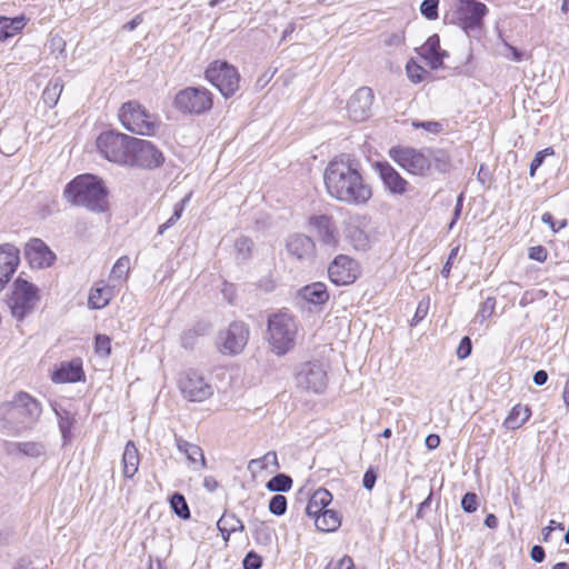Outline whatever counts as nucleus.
Here are the masks:
<instances>
[{
  "label": "nucleus",
  "mask_w": 569,
  "mask_h": 569,
  "mask_svg": "<svg viewBox=\"0 0 569 569\" xmlns=\"http://www.w3.org/2000/svg\"><path fill=\"white\" fill-rule=\"evenodd\" d=\"M170 506L173 512L181 519L187 520L190 518V510L188 503L186 501V498L181 493L176 492L172 495L170 499Z\"/></svg>",
  "instance_id": "38"
},
{
  "label": "nucleus",
  "mask_w": 569,
  "mask_h": 569,
  "mask_svg": "<svg viewBox=\"0 0 569 569\" xmlns=\"http://www.w3.org/2000/svg\"><path fill=\"white\" fill-rule=\"evenodd\" d=\"M189 199L190 194L186 196L183 199H181L179 202L174 204L172 216L166 222L159 226L158 234H163L166 230L171 228L181 218Z\"/></svg>",
  "instance_id": "36"
},
{
  "label": "nucleus",
  "mask_w": 569,
  "mask_h": 569,
  "mask_svg": "<svg viewBox=\"0 0 569 569\" xmlns=\"http://www.w3.org/2000/svg\"><path fill=\"white\" fill-rule=\"evenodd\" d=\"M133 137L124 133L107 131L97 138L99 152L109 161L128 164Z\"/></svg>",
  "instance_id": "7"
},
{
  "label": "nucleus",
  "mask_w": 569,
  "mask_h": 569,
  "mask_svg": "<svg viewBox=\"0 0 569 569\" xmlns=\"http://www.w3.org/2000/svg\"><path fill=\"white\" fill-rule=\"evenodd\" d=\"M42 408L29 393L19 392L11 401L0 405L1 428L9 435L31 428L39 419Z\"/></svg>",
  "instance_id": "2"
},
{
  "label": "nucleus",
  "mask_w": 569,
  "mask_h": 569,
  "mask_svg": "<svg viewBox=\"0 0 569 569\" xmlns=\"http://www.w3.org/2000/svg\"><path fill=\"white\" fill-rule=\"evenodd\" d=\"M19 250L10 243L0 246V291L9 282L19 264Z\"/></svg>",
  "instance_id": "20"
},
{
  "label": "nucleus",
  "mask_w": 569,
  "mask_h": 569,
  "mask_svg": "<svg viewBox=\"0 0 569 569\" xmlns=\"http://www.w3.org/2000/svg\"><path fill=\"white\" fill-rule=\"evenodd\" d=\"M531 416V410L528 406H515L503 421L507 429L516 430L520 428Z\"/></svg>",
  "instance_id": "29"
},
{
  "label": "nucleus",
  "mask_w": 569,
  "mask_h": 569,
  "mask_svg": "<svg viewBox=\"0 0 569 569\" xmlns=\"http://www.w3.org/2000/svg\"><path fill=\"white\" fill-rule=\"evenodd\" d=\"M422 47L425 48V51H433V50L442 51L440 49V40H439L438 34H433V36L429 37Z\"/></svg>",
  "instance_id": "63"
},
{
  "label": "nucleus",
  "mask_w": 569,
  "mask_h": 569,
  "mask_svg": "<svg viewBox=\"0 0 569 569\" xmlns=\"http://www.w3.org/2000/svg\"><path fill=\"white\" fill-rule=\"evenodd\" d=\"M296 379L300 388L315 393L322 392L327 387V372L319 362L303 363Z\"/></svg>",
  "instance_id": "14"
},
{
  "label": "nucleus",
  "mask_w": 569,
  "mask_h": 569,
  "mask_svg": "<svg viewBox=\"0 0 569 569\" xmlns=\"http://www.w3.org/2000/svg\"><path fill=\"white\" fill-rule=\"evenodd\" d=\"M217 527L221 533L230 536L236 531H243L244 526L242 521L237 518L233 513H223L217 522Z\"/></svg>",
  "instance_id": "34"
},
{
  "label": "nucleus",
  "mask_w": 569,
  "mask_h": 569,
  "mask_svg": "<svg viewBox=\"0 0 569 569\" xmlns=\"http://www.w3.org/2000/svg\"><path fill=\"white\" fill-rule=\"evenodd\" d=\"M377 169L385 187L392 193L402 194L408 182L388 162H378Z\"/></svg>",
  "instance_id": "22"
},
{
  "label": "nucleus",
  "mask_w": 569,
  "mask_h": 569,
  "mask_svg": "<svg viewBox=\"0 0 569 569\" xmlns=\"http://www.w3.org/2000/svg\"><path fill=\"white\" fill-rule=\"evenodd\" d=\"M113 297V289L110 286L98 283L91 289L88 303L92 309L104 308Z\"/></svg>",
  "instance_id": "28"
},
{
  "label": "nucleus",
  "mask_w": 569,
  "mask_h": 569,
  "mask_svg": "<svg viewBox=\"0 0 569 569\" xmlns=\"http://www.w3.org/2000/svg\"><path fill=\"white\" fill-rule=\"evenodd\" d=\"M438 3L439 2H421L420 11L421 13L430 20H433L438 17Z\"/></svg>",
  "instance_id": "55"
},
{
  "label": "nucleus",
  "mask_w": 569,
  "mask_h": 569,
  "mask_svg": "<svg viewBox=\"0 0 569 569\" xmlns=\"http://www.w3.org/2000/svg\"><path fill=\"white\" fill-rule=\"evenodd\" d=\"M96 352L102 357H107L111 352V340L109 337L99 335L96 338Z\"/></svg>",
  "instance_id": "47"
},
{
  "label": "nucleus",
  "mask_w": 569,
  "mask_h": 569,
  "mask_svg": "<svg viewBox=\"0 0 569 569\" xmlns=\"http://www.w3.org/2000/svg\"><path fill=\"white\" fill-rule=\"evenodd\" d=\"M252 241L247 237H241L237 239L234 243V248L237 252L243 258H248L251 251Z\"/></svg>",
  "instance_id": "51"
},
{
  "label": "nucleus",
  "mask_w": 569,
  "mask_h": 569,
  "mask_svg": "<svg viewBox=\"0 0 569 569\" xmlns=\"http://www.w3.org/2000/svg\"><path fill=\"white\" fill-rule=\"evenodd\" d=\"M373 98V91L370 88H359L348 101L349 118L356 122H361L369 118Z\"/></svg>",
  "instance_id": "17"
},
{
  "label": "nucleus",
  "mask_w": 569,
  "mask_h": 569,
  "mask_svg": "<svg viewBox=\"0 0 569 569\" xmlns=\"http://www.w3.org/2000/svg\"><path fill=\"white\" fill-rule=\"evenodd\" d=\"M26 24L24 17L7 18L0 17V41L13 37L21 31Z\"/></svg>",
  "instance_id": "30"
},
{
  "label": "nucleus",
  "mask_w": 569,
  "mask_h": 569,
  "mask_svg": "<svg viewBox=\"0 0 569 569\" xmlns=\"http://www.w3.org/2000/svg\"><path fill=\"white\" fill-rule=\"evenodd\" d=\"M341 521L335 510L326 509L315 519L316 527L325 532L335 531L339 528Z\"/></svg>",
  "instance_id": "31"
},
{
  "label": "nucleus",
  "mask_w": 569,
  "mask_h": 569,
  "mask_svg": "<svg viewBox=\"0 0 569 569\" xmlns=\"http://www.w3.org/2000/svg\"><path fill=\"white\" fill-rule=\"evenodd\" d=\"M129 160L127 166L152 169L161 166L164 157L152 142L133 137Z\"/></svg>",
  "instance_id": "12"
},
{
  "label": "nucleus",
  "mask_w": 569,
  "mask_h": 569,
  "mask_svg": "<svg viewBox=\"0 0 569 569\" xmlns=\"http://www.w3.org/2000/svg\"><path fill=\"white\" fill-rule=\"evenodd\" d=\"M403 42V36L401 33H390L383 39L386 47H399Z\"/></svg>",
  "instance_id": "60"
},
{
  "label": "nucleus",
  "mask_w": 569,
  "mask_h": 569,
  "mask_svg": "<svg viewBox=\"0 0 569 569\" xmlns=\"http://www.w3.org/2000/svg\"><path fill=\"white\" fill-rule=\"evenodd\" d=\"M287 510V498L282 495L273 496L269 501V511L274 516H282Z\"/></svg>",
  "instance_id": "45"
},
{
  "label": "nucleus",
  "mask_w": 569,
  "mask_h": 569,
  "mask_svg": "<svg viewBox=\"0 0 569 569\" xmlns=\"http://www.w3.org/2000/svg\"><path fill=\"white\" fill-rule=\"evenodd\" d=\"M328 274L330 280L338 286L350 284L358 278V263L350 257L340 254L330 263Z\"/></svg>",
  "instance_id": "16"
},
{
  "label": "nucleus",
  "mask_w": 569,
  "mask_h": 569,
  "mask_svg": "<svg viewBox=\"0 0 569 569\" xmlns=\"http://www.w3.org/2000/svg\"><path fill=\"white\" fill-rule=\"evenodd\" d=\"M486 13L483 2H458L455 19L465 31L470 32L481 27Z\"/></svg>",
  "instance_id": "15"
},
{
  "label": "nucleus",
  "mask_w": 569,
  "mask_h": 569,
  "mask_svg": "<svg viewBox=\"0 0 569 569\" xmlns=\"http://www.w3.org/2000/svg\"><path fill=\"white\" fill-rule=\"evenodd\" d=\"M243 569H260L262 566V559L260 556L250 551L243 559Z\"/></svg>",
  "instance_id": "53"
},
{
  "label": "nucleus",
  "mask_w": 569,
  "mask_h": 569,
  "mask_svg": "<svg viewBox=\"0 0 569 569\" xmlns=\"http://www.w3.org/2000/svg\"><path fill=\"white\" fill-rule=\"evenodd\" d=\"M428 157H430V168L433 166L435 169L441 173H446L451 170V158L446 150L428 149Z\"/></svg>",
  "instance_id": "32"
},
{
  "label": "nucleus",
  "mask_w": 569,
  "mask_h": 569,
  "mask_svg": "<svg viewBox=\"0 0 569 569\" xmlns=\"http://www.w3.org/2000/svg\"><path fill=\"white\" fill-rule=\"evenodd\" d=\"M458 251H459V247H455V248L451 249L450 254H449V257L447 259V262L445 263V266L441 269V274L445 278L449 277L450 270H451L452 260L456 258Z\"/></svg>",
  "instance_id": "62"
},
{
  "label": "nucleus",
  "mask_w": 569,
  "mask_h": 569,
  "mask_svg": "<svg viewBox=\"0 0 569 569\" xmlns=\"http://www.w3.org/2000/svg\"><path fill=\"white\" fill-rule=\"evenodd\" d=\"M179 389L190 401H204L213 390L204 377L196 370H187L179 379Z\"/></svg>",
  "instance_id": "13"
},
{
  "label": "nucleus",
  "mask_w": 569,
  "mask_h": 569,
  "mask_svg": "<svg viewBox=\"0 0 569 569\" xmlns=\"http://www.w3.org/2000/svg\"><path fill=\"white\" fill-rule=\"evenodd\" d=\"M17 447L20 452L31 458H39L46 452L44 446L40 442H20Z\"/></svg>",
  "instance_id": "40"
},
{
  "label": "nucleus",
  "mask_w": 569,
  "mask_h": 569,
  "mask_svg": "<svg viewBox=\"0 0 569 569\" xmlns=\"http://www.w3.org/2000/svg\"><path fill=\"white\" fill-rule=\"evenodd\" d=\"M140 463L139 452L132 441H128L122 455L123 476L131 479L138 471Z\"/></svg>",
  "instance_id": "27"
},
{
  "label": "nucleus",
  "mask_w": 569,
  "mask_h": 569,
  "mask_svg": "<svg viewBox=\"0 0 569 569\" xmlns=\"http://www.w3.org/2000/svg\"><path fill=\"white\" fill-rule=\"evenodd\" d=\"M495 307H496L495 298H491V297L487 298L480 306V309H479L478 313L476 315L475 320L480 321L482 323L486 319H488L489 317H491L493 315Z\"/></svg>",
  "instance_id": "43"
},
{
  "label": "nucleus",
  "mask_w": 569,
  "mask_h": 569,
  "mask_svg": "<svg viewBox=\"0 0 569 569\" xmlns=\"http://www.w3.org/2000/svg\"><path fill=\"white\" fill-rule=\"evenodd\" d=\"M24 256L32 268L42 269L51 266L56 259L49 247L38 238L31 239L24 248Z\"/></svg>",
  "instance_id": "19"
},
{
  "label": "nucleus",
  "mask_w": 569,
  "mask_h": 569,
  "mask_svg": "<svg viewBox=\"0 0 569 569\" xmlns=\"http://www.w3.org/2000/svg\"><path fill=\"white\" fill-rule=\"evenodd\" d=\"M39 299L38 288L33 283L19 277L13 282L12 291L7 303L11 310L12 317L21 321L34 310Z\"/></svg>",
  "instance_id": "6"
},
{
  "label": "nucleus",
  "mask_w": 569,
  "mask_h": 569,
  "mask_svg": "<svg viewBox=\"0 0 569 569\" xmlns=\"http://www.w3.org/2000/svg\"><path fill=\"white\" fill-rule=\"evenodd\" d=\"M174 441L177 449L186 456L192 469L201 470L207 467L203 451L198 445L189 442L177 435H174Z\"/></svg>",
  "instance_id": "23"
},
{
  "label": "nucleus",
  "mask_w": 569,
  "mask_h": 569,
  "mask_svg": "<svg viewBox=\"0 0 569 569\" xmlns=\"http://www.w3.org/2000/svg\"><path fill=\"white\" fill-rule=\"evenodd\" d=\"M204 331L206 328L201 326L199 328H193L184 331L183 335L181 336V346L184 349H192L197 343L198 337L202 336Z\"/></svg>",
  "instance_id": "42"
},
{
  "label": "nucleus",
  "mask_w": 569,
  "mask_h": 569,
  "mask_svg": "<svg viewBox=\"0 0 569 569\" xmlns=\"http://www.w3.org/2000/svg\"><path fill=\"white\" fill-rule=\"evenodd\" d=\"M429 303H430L429 299L421 300L418 303L416 313L410 323L411 326H416L418 322H420L427 316L428 310H429Z\"/></svg>",
  "instance_id": "54"
},
{
  "label": "nucleus",
  "mask_w": 569,
  "mask_h": 569,
  "mask_svg": "<svg viewBox=\"0 0 569 569\" xmlns=\"http://www.w3.org/2000/svg\"><path fill=\"white\" fill-rule=\"evenodd\" d=\"M323 182L331 198L347 204H366L372 197L371 187L349 157L333 158L323 171Z\"/></svg>",
  "instance_id": "1"
},
{
  "label": "nucleus",
  "mask_w": 569,
  "mask_h": 569,
  "mask_svg": "<svg viewBox=\"0 0 569 569\" xmlns=\"http://www.w3.org/2000/svg\"><path fill=\"white\" fill-rule=\"evenodd\" d=\"M309 226L323 246L332 249L337 247L338 231L330 216H311Z\"/></svg>",
  "instance_id": "18"
},
{
  "label": "nucleus",
  "mask_w": 569,
  "mask_h": 569,
  "mask_svg": "<svg viewBox=\"0 0 569 569\" xmlns=\"http://www.w3.org/2000/svg\"><path fill=\"white\" fill-rule=\"evenodd\" d=\"M174 107L184 113H203L212 108V94L202 87H188L174 98Z\"/></svg>",
  "instance_id": "10"
},
{
  "label": "nucleus",
  "mask_w": 569,
  "mask_h": 569,
  "mask_svg": "<svg viewBox=\"0 0 569 569\" xmlns=\"http://www.w3.org/2000/svg\"><path fill=\"white\" fill-rule=\"evenodd\" d=\"M291 487L292 479L284 473L276 475L266 485V488L271 492H287Z\"/></svg>",
  "instance_id": "35"
},
{
  "label": "nucleus",
  "mask_w": 569,
  "mask_h": 569,
  "mask_svg": "<svg viewBox=\"0 0 569 569\" xmlns=\"http://www.w3.org/2000/svg\"><path fill=\"white\" fill-rule=\"evenodd\" d=\"M503 49H505V51L501 52V54L505 58L512 60V61H521L522 60L523 53L520 50H518L516 47H513L507 42H503Z\"/></svg>",
  "instance_id": "56"
},
{
  "label": "nucleus",
  "mask_w": 569,
  "mask_h": 569,
  "mask_svg": "<svg viewBox=\"0 0 569 569\" xmlns=\"http://www.w3.org/2000/svg\"><path fill=\"white\" fill-rule=\"evenodd\" d=\"M83 376L81 362L79 360H72L70 362H63L60 367L53 371L51 379L57 383L77 382L80 381Z\"/></svg>",
  "instance_id": "24"
},
{
  "label": "nucleus",
  "mask_w": 569,
  "mask_h": 569,
  "mask_svg": "<svg viewBox=\"0 0 569 569\" xmlns=\"http://www.w3.org/2000/svg\"><path fill=\"white\" fill-rule=\"evenodd\" d=\"M462 509L468 512H475L478 508V497L473 492H467L461 500Z\"/></svg>",
  "instance_id": "50"
},
{
  "label": "nucleus",
  "mask_w": 569,
  "mask_h": 569,
  "mask_svg": "<svg viewBox=\"0 0 569 569\" xmlns=\"http://www.w3.org/2000/svg\"><path fill=\"white\" fill-rule=\"evenodd\" d=\"M412 127L416 129H423L429 133L437 134L440 133L443 130V124L438 121H417L413 120L411 122Z\"/></svg>",
  "instance_id": "46"
},
{
  "label": "nucleus",
  "mask_w": 569,
  "mask_h": 569,
  "mask_svg": "<svg viewBox=\"0 0 569 569\" xmlns=\"http://www.w3.org/2000/svg\"><path fill=\"white\" fill-rule=\"evenodd\" d=\"M249 340V328L241 321H233L217 337V348L226 356H236L242 352Z\"/></svg>",
  "instance_id": "11"
},
{
  "label": "nucleus",
  "mask_w": 569,
  "mask_h": 569,
  "mask_svg": "<svg viewBox=\"0 0 569 569\" xmlns=\"http://www.w3.org/2000/svg\"><path fill=\"white\" fill-rule=\"evenodd\" d=\"M323 507H320V505L313 502V498L311 497L307 507H306V513L311 518H317V516H320V513L323 511Z\"/></svg>",
  "instance_id": "61"
},
{
  "label": "nucleus",
  "mask_w": 569,
  "mask_h": 569,
  "mask_svg": "<svg viewBox=\"0 0 569 569\" xmlns=\"http://www.w3.org/2000/svg\"><path fill=\"white\" fill-rule=\"evenodd\" d=\"M420 56L431 69H438L442 66L443 57L446 51H425V48H420Z\"/></svg>",
  "instance_id": "41"
},
{
  "label": "nucleus",
  "mask_w": 569,
  "mask_h": 569,
  "mask_svg": "<svg viewBox=\"0 0 569 569\" xmlns=\"http://www.w3.org/2000/svg\"><path fill=\"white\" fill-rule=\"evenodd\" d=\"M286 247L289 254L301 261H310L316 253L313 240L301 233L290 236Z\"/></svg>",
  "instance_id": "21"
},
{
  "label": "nucleus",
  "mask_w": 569,
  "mask_h": 569,
  "mask_svg": "<svg viewBox=\"0 0 569 569\" xmlns=\"http://www.w3.org/2000/svg\"><path fill=\"white\" fill-rule=\"evenodd\" d=\"M391 158L407 172L413 176H427L430 172L428 150H417L410 147H396L390 150Z\"/></svg>",
  "instance_id": "9"
},
{
  "label": "nucleus",
  "mask_w": 569,
  "mask_h": 569,
  "mask_svg": "<svg viewBox=\"0 0 569 569\" xmlns=\"http://www.w3.org/2000/svg\"><path fill=\"white\" fill-rule=\"evenodd\" d=\"M267 332L272 351L278 356H283L296 345L298 326L291 315L278 312L269 317Z\"/></svg>",
  "instance_id": "4"
},
{
  "label": "nucleus",
  "mask_w": 569,
  "mask_h": 569,
  "mask_svg": "<svg viewBox=\"0 0 569 569\" xmlns=\"http://www.w3.org/2000/svg\"><path fill=\"white\" fill-rule=\"evenodd\" d=\"M204 76L224 98L232 97L239 89L240 76L237 69L226 61L210 63Z\"/></svg>",
  "instance_id": "8"
},
{
  "label": "nucleus",
  "mask_w": 569,
  "mask_h": 569,
  "mask_svg": "<svg viewBox=\"0 0 569 569\" xmlns=\"http://www.w3.org/2000/svg\"><path fill=\"white\" fill-rule=\"evenodd\" d=\"M54 411L58 417L60 432L66 443L70 440V432L73 426V418H71L69 413L64 410L59 411L54 409Z\"/></svg>",
  "instance_id": "39"
},
{
  "label": "nucleus",
  "mask_w": 569,
  "mask_h": 569,
  "mask_svg": "<svg viewBox=\"0 0 569 569\" xmlns=\"http://www.w3.org/2000/svg\"><path fill=\"white\" fill-rule=\"evenodd\" d=\"M530 557L535 562H542L546 557L545 549L538 545L533 546L530 551Z\"/></svg>",
  "instance_id": "64"
},
{
  "label": "nucleus",
  "mask_w": 569,
  "mask_h": 569,
  "mask_svg": "<svg viewBox=\"0 0 569 569\" xmlns=\"http://www.w3.org/2000/svg\"><path fill=\"white\" fill-rule=\"evenodd\" d=\"M547 250L542 246L531 247L529 249V258L539 262H543L547 259Z\"/></svg>",
  "instance_id": "58"
},
{
  "label": "nucleus",
  "mask_w": 569,
  "mask_h": 569,
  "mask_svg": "<svg viewBox=\"0 0 569 569\" xmlns=\"http://www.w3.org/2000/svg\"><path fill=\"white\" fill-rule=\"evenodd\" d=\"M62 90L63 82L60 78H56L49 81V83L42 92V100L44 104L49 108H53L54 106H57Z\"/></svg>",
  "instance_id": "33"
},
{
  "label": "nucleus",
  "mask_w": 569,
  "mask_h": 569,
  "mask_svg": "<svg viewBox=\"0 0 569 569\" xmlns=\"http://www.w3.org/2000/svg\"><path fill=\"white\" fill-rule=\"evenodd\" d=\"M107 189L101 179L92 174H81L67 184L66 198L76 206L91 211L102 212L107 209Z\"/></svg>",
  "instance_id": "3"
},
{
  "label": "nucleus",
  "mask_w": 569,
  "mask_h": 569,
  "mask_svg": "<svg viewBox=\"0 0 569 569\" xmlns=\"http://www.w3.org/2000/svg\"><path fill=\"white\" fill-rule=\"evenodd\" d=\"M130 271V258L128 256L120 257L113 264L110 279L123 281Z\"/></svg>",
  "instance_id": "37"
},
{
  "label": "nucleus",
  "mask_w": 569,
  "mask_h": 569,
  "mask_svg": "<svg viewBox=\"0 0 569 569\" xmlns=\"http://www.w3.org/2000/svg\"><path fill=\"white\" fill-rule=\"evenodd\" d=\"M119 119L127 130L141 136L154 134L160 124L158 117L136 100L121 106Z\"/></svg>",
  "instance_id": "5"
},
{
  "label": "nucleus",
  "mask_w": 569,
  "mask_h": 569,
  "mask_svg": "<svg viewBox=\"0 0 569 569\" xmlns=\"http://www.w3.org/2000/svg\"><path fill=\"white\" fill-rule=\"evenodd\" d=\"M360 217H351L346 227V238L357 250H366L369 246V239L366 232L358 226Z\"/></svg>",
  "instance_id": "25"
},
{
  "label": "nucleus",
  "mask_w": 569,
  "mask_h": 569,
  "mask_svg": "<svg viewBox=\"0 0 569 569\" xmlns=\"http://www.w3.org/2000/svg\"><path fill=\"white\" fill-rule=\"evenodd\" d=\"M406 72H407L408 78L413 83L421 82L423 80V76L427 73V71L422 67H420L418 63H416L412 60L407 63Z\"/></svg>",
  "instance_id": "44"
},
{
  "label": "nucleus",
  "mask_w": 569,
  "mask_h": 569,
  "mask_svg": "<svg viewBox=\"0 0 569 569\" xmlns=\"http://www.w3.org/2000/svg\"><path fill=\"white\" fill-rule=\"evenodd\" d=\"M313 498V502L320 505V507H323V509L331 502L332 495L323 488L318 489L315 491V493L311 496Z\"/></svg>",
  "instance_id": "52"
},
{
  "label": "nucleus",
  "mask_w": 569,
  "mask_h": 569,
  "mask_svg": "<svg viewBox=\"0 0 569 569\" xmlns=\"http://www.w3.org/2000/svg\"><path fill=\"white\" fill-rule=\"evenodd\" d=\"M251 463H256V465H259L260 468L262 469H266L268 468L269 466H272L274 467L276 469L279 468V463H278V459H277V453L274 451H269L267 452L262 458L260 459H256V460H251Z\"/></svg>",
  "instance_id": "49"
},
{
  "label": "nucleus",
  "mask_w": 569,
  "mask_h": 569,
  "mask_svg": "<svg viewBox=\"0 0 569 569\" xmlns=\"http://www.w3.org/2000/svg\"><path fill=\"white\" fill-rule=\"evenodd\" d=\"M553 154V149L552 148H546L541 151H538L535 156V158L532 159L531 161V164H530V176L533 177L537 169L545 161V158L547 156H551Z\"/></svg>",
  "instance_id": "48"
},
{
  "label": "nucleus",
  "mask_w": 569,
  "mask_h": 569,
  "mask_svg": "<svg viewBox=\"0 0 569 569\" xmlns=\"http://www.w3.org/2000/svg\"><path fill=\"white\" fill-rule=\"evenodd\" d=\"M376 481L377 473L373 469L369 468L363 475L362 485L367 490H371L375 487Z\"/></svg>",
  "instance_id": "59"
},
{
  "label": "nucleus",
  "mask_w": 569,
  "mask_h": 569,
  "mask_svg": "<svg viewBox=\"0 0 569 569\" xmlns=\"http://www.w3.org/2000/svg\"><path fill=\"white\" fill-rule=\"evenodd\" d=\"M471 340L469 337H463L458 346L457 356L459 359H465L471 353Z\"/></svg>",
  "instance_id": "57"
},
{
  "label": "nucleus",
  "mask_w": 569,
  "mask_h": 569,
  "mask_svg": "<svg viewBox=\"0 0 569 569\" xmlns=\"http://www.w3.org/2000/svg\"><path fill=\"white\" fill-rule=\"evenodd\" d=\"M301 299L312 305H323L329 299L326 284L322 282H315L303 287L299 291Z\"/></svg>",
  "instance_id": "26"
}]
</instances>
